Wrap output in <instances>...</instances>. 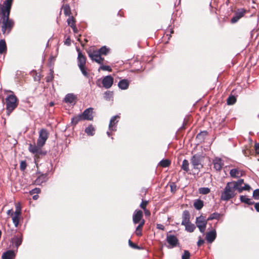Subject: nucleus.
Wrapping results in <instances>:
<instances>
[{
	"instance_id": "obj_32",
	"label": "nucleus",
	"mask_w": 259,
	"mask_h": 259,
	"mask_svg": "<svg viewBox=\"0 0 259 259\" xmlns=\"http://www.w3.org/2000/svg\"><path fill=\"white\" fill-rule=\"evenodd\" d=\"M84 120L81 116V114L76 116H74L71 119V123L73 124L76 125L79 121Z\"/></svg>"
},
{
	"instance_id": "obj_4",
	"label": "nucleus",
	"mask_w": 259,
	"mask_h": 259,
	"mask_svg": "<svg viewBox=\"0 0 259 259\" xmlns=\"http://www.w3.org/2000/svg\"><path fill=\"white\" fill-rule=\"evenodd\" d=\"M78 51V66L81 71L82 74L85 76L88 77V73L85 69V64L86 63V58L84 55L79 51V49H77Z\"/></svg>"
},
{
	"instance_id": "obj_50",
	"label": "nucleus",
	"mask_w": 259,
	"mask_h": 259,
	"mask_svg": "<svg viewBox=\"0 0 259 259\" xmlns=\"http://www.w3.org/2000/svg\"><path fill=\"white\" fill-rule=\"evenodd\" d=\"M40 192V189L38 188H35L30 191V194L32 195L34 194H38Z\"/></svg>"
},
{
	"instance_id": "obj_7",
	"label": "nucleus",
	"mask_w": 259,
	"mask_h": 259,
	"mask_svg": "<svg viewBox=\"0 0 259 259\" xmlns=\"http://www.w3.org/2000/svg\"><path fill=\"white\" fill-rule=\"evenodd\" d=\"M207 220H205L203 216H200L196 218V226L199 228L200 232L204 233L207 223Z\"/></svg>"
},
{
	"instance_id": "obj_62",
	"label": "nucleus",
	"mask_w": 259,
	"mask_h": 259,
	"mask_svg": "<svg viewBox=\"0 0 259 259\" xmlns=\"http://www.w3.org/2000/svg\"><path fill=\"white\" fill-rule=\"evenodd\" d=\"M65 44L67 45L68 46L70 45V39L69 37L66 39L65 41Z\"/></svg>"
},
{
	"instance_id": "obj_28",
	"label": "nucleus",
	"mask_w": 259,
	"mask_h": 259,
	"mask_svg": "<svg viewBox=\"0 0 259 259\" xmlns=\"http://www.w3.org/2000/svg\"><path fill=\"white\" fill-rule=\"evenodd\" d=\"M75 99V96L73 94H68L66 95L64 101L66 103H73Z\"/></svg>"
},
{
	"instance_id": "obj_54",
	"label": "nucleus",
	"mask_w": 259,
	"mask_h": 259,
	"mask_svg": "<svg viewBox=\"0 0 259 259\" xmlns=\"http://www.w3.org/2000/svg\"><path fill=\"white\" fill-rule=\"evenodd\" d=\"M235 191L237 190L239 193H241L244 190V188L242 186H238L234 188Z\"/></svg>"
},
{
	"instance_id": "obj_38",
	"label": "nucleus",
	"mask_w": 259,
	"mask_h": 259,
	"mask_svg": "<svg viewBox=\"0 0 259 259\" xmlns=\"http://www.w3.org/2000/svg\"><path fill=\"white\" fill-rule=\"evenodd\" d=\"M170 164V162L168 159H163L159 162V165L163 167H168Z\"/></svg>"
},
{
	"instance_id": "obj_9",
	"label": "nucleus",
	"mask_w": 259,
	"mask_h": 259,
	"mask_svg": "<svg viewBox=\"0 0 259 259\" xmlns=\"http://www.w3.org/2000/svg\"><path fill=\"white\" fill-rule=\"evenodd\" d=\"M89 57L93 60L101 64L103 63L104 58L101 57V55L96 51H89L88 52Z\"/></svg>"
},
{
	"instance_id": "obj_42",
	"label": "nucleus",
	"mask_w": 259,
	"mask_h": 259,
	"mask_svg": "<svg viewBox=\"0 0 259 259\" xmlns=\"http://www.w3.org/2000/svg\"><path fill=\"white\" fill-rule=\"evenodd\" d=\"M191 254L190 252L187 250H184L182 255V259H190Z\"/></svg>"
},
{
	"instance_id": "obj_25",
	"label": "nucleus",
	"mask_w": 259,
	"mask_h": 259,
	"mask_svg": "<svg viewBox=\"0 0 259 259\" xmlns=\"http://www.w3.org/2000/svg\"><path fill=\"white\" fill-rule=\"evenodd\" d=\"M118 85L120 89L126 90L129 86V82L127 79H122L119 82Z\"/></svg>"
},
{
	"instance_id": "obj_16",
	"label": "nucleus",
	"mask_w": 259,
	"mask_h": 259,
	"mask_svg": "<svg viewBox=\"0 0 259 259\" xmlns=\"http://www.w3.org/2000/svg\"><path fill=\"white\" fill-rule=\"evenodd\" d=\"M43 146H39L38 144L37 145L29 144V150L33 154L38 155L41 153V148Z\"/></svg>"
},
{
	"instance_id": "obj_3",
	"label": "nucleus",
	"mask_w": 259,
	"mask_h": 259,
	"mask_svg": "<svg viewBox=\"0 0 259 259\" xmlns=\"http://www.w3.org/2000/svg\"><path fill=\"white\" fill-rule=\"evenodd\" d=\"M2 31L3 34H9L14 26V22L9 17H2Z\"/></svg>"
},
{
	"instance_id": "obj_26",
	"label": "nucleus",
	"mask_w": 259,
	"mask_h": 259,
	"mask_svg": "<svg viewBox=\"0 0 259 259\" xmlns=\"http://www.w3.org/2000/svg\"><path fill=\"white\" fill-rule=\"evenodd\" d=\"M240 200L241 202L244 203L248 205H252L254 203V202L252 201L251 199L248 198L245 195H241L240 196Z\"/></svg>"
},
{
	"instance_id": "obj_20",
	"label": "nucleus",
	"mask_w": 259,
	"mask_h": 259,
	"mask_svg": "<svg viewBox=\"0 0 259 259\" xmlns=\"http://www.w3.org/2000/svg\"><path fill=\"white\" fill-rule=\"evenodd\" d=\"M190 222V213L188 210H185L182 214V221L181 225H184Z\"/></svg>"
},
{
	"instance_id": "obj_39",
	"label": "nucleus",
	"mask_w": 259,
	"mask_h": 259,
	"mask_svg": "<svg viewBox=\"0 0 259 259\" xmlns=\"http://www.w3.org/2000/svg\"><path fill=\"white\" fill-rule=\"evenodd\" d=\"M199 193L201 194H208L210 190V189L207 187H202L200 188L198 190Z\"/></svg>"
},
{
	"instance_id": "obj_48",
	"label": "nucleus",
	"mask_w": 259,
	"mask_h": 259,
	"mask_svg": "<svg viewBox=\"0 0 259 259\" xmlns=\"http://www.w3.org/2000/svg\"><path fill=\"white\" fill-rule=\"evenodd\" d=\"M27 166V164L25 161H21L20 164V168L21 170H24Z\"/></svg>"
},
{
	"instance_id": "obj_14",
	"label": "nucleus",
	"mask_w": 259,
	"mask_h": 259,
	"mask_svg": "<svg viewBox=\"0 0 259 259\" xmlns=\"http://www.w3.org/2000/svg\"><path fill=\"white\" fill-rule=\"evenodd\" d=\"M93 108L86 109L83 113L81 114L83 119L84 120H92L93 119Z\"/></svg>"
},
{
	"instance_id": "obj_36",
	"label": "nucleus",
	"mask_w": 259,
	"mask_h": 259,
	"mask_svg": "<svg viewBox=\"0 0 259 259\" xmlns=\"http://www.w3.org/2000/svg\"><path fill=\"white\" fill-rule=\"evenodd\" d=\"M64 13L66 16H70L71 14L70 8L69 5L66 4L63 6Z\"/></svg>"
},
{
	"instance_id": "obj_5",
	"label": "nucleus",
	"mask_w": 259,
	"mask_h": 259,
	"mask_svg": "<svg viewBox=\"0 0 259 259\" xmlns=\"http://www.w3.org/2000/svg\"><path fill=\"white\" fill-rule=\"evenodd\" d=\"M203 157L199 154L193 155L191 159V163L194 169L200 170L203 167L201 164Z\"/></svg>"
},
{
	"instance_id": "obj_59",
	"label": "nucleus",
	"mask_w": 259,
	"mask_h": 259,
	"mask_svg": "<svg viewBox=\"0 0 259 259\" xmlns=\"http://www.w3.org/2000/svg\"><path fill=\"white\" fill-rule=\"evenodd\" d=\"M243 187L244 190H247V191H249L250 189H251V187L248 184H245Z\"/></svg>"
},
{
	"instance_id": "obj_21",
	"label": "nucleus",
	"mask_w": 259,
	"mask_h": 259,
	"mask_svg": "<svg viewBox=\"0 0 259 259\" xmlns=\"http://www.w3.org/2000/svg\"><path fill=\"white\" fill-rule=\"evenodd\" d=\"M230 174L233 178H239L242 176L243 171L237 168H233L230 170Z\"/></svg>"
},
{
	"instance_id": "obj_61",
	"label": "nucleus",
	"mask_w": 259,
	"mask_h": 259,
	"mask_svg": "<svg viewBox=\"0 0 259 259\" xmlns=\"http://www.w3.org/2000/svg\"><path fill=\"white\" fill-rule=\"evenodd\" d=\"M204 242V241L203 239H199L197 242V245L200 246Z\"/></svg>"
},
{
	"instance_id": "obj_24",
	"label": "nucleus",
	"mask_w": 259,
	"mask_h": 259,
	"mask_svg": "<svg viewBox=\"0 0 259 259\" xmlns=\"http://www.w3.org/2000/svg\"><path fill=\"white\" fill-rule=\"evenodd\" d=\"M15 254L13 250H8L5 252L2 255V259H13Z\"/></svg>"
},
{
	"instance_id": "obj_12",
	"label": "nucleus",
	"mask_w": 259,
	"mask_h": 259,
	"mask_svg": "<svg viewBox=\"0 0 259 259\" xmlns=\"http://www.w3.org/2000/svg\"><path fill=\"white\" fill-rule=\"evenodd\" d=\"M143 213L142 210H135L133 215V221L134 224H141L142 221H145L143 219Z\"/></svg>"
},
{
	"instance_id": "obj_15",
	"label": "nucleus",
	"mask_w": 259,
	"mask_h": 259,
	"mask_svg": "<svg viewBox=\"0 0 259 259\" xmlns=\"http://www.w3.org/2000/svg\"><path fill=\"white\" fill-rule=\"evenodd\" d=\"M120 118L119 115H115L113 116L110 120L109 124V130L111 131H116V124L118 122V119Z\"/></svg>"
},
{
	"instance_id": "obj_46",
	"label": "nucleus",
	"mask_w": 259,
	"mask_h": 259,
	"mask_svg": "<svg viewBox=\"0 0 259 259\" xmlns=\"http://www.w3.org/2000/svg\"><path fill=\"white\" fill-rule=\"evenodd\" d=\"M252 197L255 200H259V189H255L253 191Z\"/></svg>"
},
{
	"instance_id": "obj_51",
	"label": "nucleus",
	"mask_w": 259,
	"mask_h": 259,
	"mask_svg": "<svg viewBox=\"0 0 259 259\" xmlns=\"http://www.w3.org/2000/svg\"><path fill=\"white\" fill-rule=\"evenodd\" d=\"M53 77H53V72H51L50 74H49V75L47 76V77L46 78V81L47 82H50L52 80Z\"/></svg>"
},
{
	"instance_id": "obj_30",
	"label": "nucleus",
	"mask_w": 259,
	"mask_h": 259,
	"mask_svg": "<svg viewBox=\"0 0 259 259\" xmlns=\"http://www.w3.org/2000/svg\"><path fill=\"white\" fill-rule=\"evenodd\" d=\"M145 224V221H142V223L138 225V226L136 227L135 233L136 235L138 236H141L142 235V228Z\"/></svg>"
},
{
	"instance_id": "obj_47",
	"label": "nucleus",
	"mask_w": 259,
	"mask_h": 259,
	"mask_svg": "<svg viewBox=\"0 0 259 259\" xmlns=\"http://www.w3.org/2000/svg\"><path fill=\"white\" fill-rule=\"evenodd\" d=\"M99 70H102L105 71H111V68L110 66L107 65H102L99 68Z\"/></svg>"
},
{
	"instance_id": "obj_19",
	"label": "nucleus",
	"mask_w": 259,
	"mask_h": 259,
	"mask_svg": "<svg viewBox=\"0 0 259 259\" xmlns=\"http://www.w3.org/2000/svg\"><path fill=\"white\" fill-rule=\"evenodd\" d=\"M12 241L16 247L18 248L22 243V235L20 234L15 236L12 239Z\"/></svg>"
},
{
	"instance_id": "obj_37",
	"label": "nucleus",
	"mask_w": 259,
	"mask_h": 259,
	"mask_svg": "<svg viewBox=\"0 0 259 259\" xmlns=\"http://www.w3.org/2000/svg\"><path fill=\"white\" fill-rule=\"evenodd\" d=\"M6 44L4 40H0V54H3L6 50Z\"/></svg>"
},
{
	"instance_id": "obj_52",
	"label": "nucleus",
	"mask_w": 259,
	"mask_h": 259,
	"mask_svg": "<svg viewBox=\"0 0 259 259\" xmlns=\"http://www.w3.org/2000/svg\"><path fill=\"white\" fill-rule=\"evenodd\" d=\"M148 201H142L140 204V207L143 209L144 210H146V206L147 204Z\"/></svg>"
},
{
	"instance_id": "obj_40",
	"label": "nucleus",
	"mask_w": 259,
	"mask_h": 259,
	"mask_svg": "<svg viewBox=\"0 0 259 259\" xmlns=\"http://www.w3.org/2000/svg\"><path fill=\"white\" fill-rule=\"evenodd\" d=\"M221 214L218 212H214L210 215V216L208 218L207 220H212L213 219L219 220Z\"/></svg>"
},
{
	"instance_id": "obj_35",
	"label": "nucleus",
	"mask_w": 259,
	"mask_h": 259,
	"mask_svg": "<svg viewBox=\"0 0 259 259\" xmlns=\"http://www.w3.org/2000/svg\"><path fill=\"white\" fill-rule=\"evenodd\" d=\"M189 161L186 159H184L183 161L181 168L186 172H188L189 170Z\"/></svg>"
},
{
	"instance_id": "obj_33",
	"label": "nucleus",
	"mask_w": 259,
	"mask_h": 259,
	"mask_svg": "<svg viewBox=\"0 0 259 259\" xmlns=\"http://www.w3.org/2000/svg\"><path fill=\"white\" fill-rule=\"evenodd\" d=\"M84 120L81 116V114L76 116H74L71 119V123L73 124L76 125L79 121Z\"/></svg>"
},
{
	"instance_id": "obj_27",
	"label": "nucleus",
	"mask_w": 259,
	"mask_h": 259,
	"mask_svg": "<svg viewBox=\"0 0 259 259\" xmlns=\"http://www.w3.org/2000/svg\"><path fill=\"white\" fill-rule=\"evenodd\" d=\"M95 128L92 124H90L85 128L84 132L89 136H93L95 134Z\"/></svg>"
},
{
	"instance_id": "obj_45",
	"label": "nucleus",
	"mask_w": 259,
	"mask_h": 259,
	"mask_svg": "<svg viewBox=\"0 0 259 259\" xmlns=\"http://www.w3.org/2000/svg\"><path fill=\"white\" fill-rule=\"evenodd\" d=\"M113 96V93L110 91H106L104 94V98L106 100H110Z\"/></svg>"
},
{
	"instance_id": "obj_34",
	"label": "nucleus",
	"mask_w": 259,
	"mask_h": 259,
	"mask_svg": "<svg viewBox=\"0 0 259 259\" xmlns=\"http://www.w3.org/2000/svg\"><path fill=\"white\" fill-rule=\"evenodd\" d=\"M96 51H97L101 55H106L108 53L109 49L106 46H103Z\"/></svg>"
},
{
	"instance_id": "obj_6",
	"label": "nucleus",
	"mask_w": 259,
	"mask_h": 259,
	"mask_svg": "<svg viewBox=\"0 0 259 259\" xmlns=\"http://www.w3.org/2000/svg\"><path fill=\"white\" fill-rule=\"evenodd\" d=\"M12 3L4 2L2 5L0 4V11L2 14V17H9Z\"/></svg>"
},
{
	"instance_id": "obj_1",
	"label": "nucleus",
	"mask_w": 259,
	"mask_h": 259,
	"mask_svg": "<svg viewBox=\"0 0 259 259\" xmlns=\"http://www.w3.org/2000/svg\"><path fill=\"white\" fill-rule=\"evenodd\" d=\"M235 186L230 182L227 184L224 191L221 194V198L222 200L228 201L235 196Z\"/></svg>"
},
{
	"instance_id": "obj_29",
	"label": "nucleus",
	"mask_w": 259,
	"mask_h": 259,
	"mask_svg": "<svg viewBox=\"0 0 259 259\" xmlns=\"http://www.w3.org/2000/svg\"><path fill=\"white\" fill-rule=\"evenodd\" d=\"M193 205L197 209H201L203 206V201L200 199H196L194 201Z\"/></svg>"
},
{
	"instance_id": "obj_18",
	"label": "nucleus",
	"mask_w": 259,
	"mask_h": 259,
	"mask_svg": "<svg viewBox=\"0 0 259 259\" xmlns=\"http://www.w3.org/2000/svg\"><path fill=\"white\" fill-rule=\"evenodd\" d=\"M213 167L216 170H220L224 165L223 160L220 158L216 157L213 160Z\"/></svg>"
},
{
	"instance_id": "obj_57",
	"label": "nucleus",
	"mask_w": 259,
	"mask_h": 259,
	"mask_svg": "<svg viewBox=\"0 0 259 259\" xmlns=\"http://www.w3.org/2000/svg\"><path fill=\"white\" fill-rule=\"evenodd\" d=\"M15 212H17L19 214H21V207L20 205H16Z\"/></svg>"
},
{
	"instance_id": "obj_53",
	"label": "nucleus",
	"mask_w": 259,
	"mask_h": 259,
	"mask_svg": "<svg viewBox=\"0 0 259 259\" xmlns=\"http://www.w3.org/2000/svg\"><path fill=\"white\" fill-rule=\"evenodd\" d=\"M128 244L130 246L133 248H138V246L134 244L130 239L128 240Z\"/></svg>"
},
{
	"instance_id": "obj_8",
	"label": "nucleus",
	"mask_w": 259,
	"mask_h": 259,
	"mask_svg": "<svg viewBox=\"0 0 259 259\" xmlns=\"http://www.w3.org/2000/svg\"><path fill=\"white\" fill-rule=\"evenodd\" d=\"M49 137V133L47 130L42 128L39 132V137L37 141V144L39 146H44Z\"/></svg>"
},
{
	"instance_id": "obj_10",
	"label": "nucleus",
	"mask_w": 259,
	"mask_h": 259,
	"mask_svg": "<svg viewBox=\"0 0 259 259\" xmlns=\"http://www.w3.org/2000/svg\"><path fill=\"white\" fill-rule=\"evenodd\" d=\"M166 240L169 245L168 246L169 248H174L179 244L178 239L174 235L167 234L166 235Z\"/></svg>"
},
{
	"instance_id": "obj_31",
	"label": "nucleus",
	"mask_w": 259,
	"mask_h": 259,
	"mask_svg": "<svg viewBox=\"0 0 259 259\" xmlns=\"http://www.w3.org/2000/svg\"><path fill=\"white\" fill-rule=\"evenodd\" d=\"M184 226L185 227V230L187 232L190 233L193 232L196 228L194 224L191 223L190 222L184 225Z\"/></svg>"
},
{
	"instance_id": "obj_13",
	"label": "nucleus",
	"mask_w": 259,
	"mask_h": 259,
	"mask_svg": "<svg viewBox=\"0 0 259 259\" xmlns=\"http://www.w3.org/2000/svg\"><path fill=\"white\" fill-rule=\"evenodd\" d=\"M113 78L111 75H107L104 77L102 81L103 87L106 89H109L113 83Z\"/></svg>"
},
{
	"instance_id": "obj_58",
	"label": "nucleus",
	"mask_w": 259,
	"mask_h": 259,
	"mask_svg": "<svg viewBox=\"0 0 259 259\" xmlns=\"http://www.w3.org/2000/svg\"><path fill=\"white\" fill-rule=\"evenodd\" d=\"M156 228L158 229L161 230H164V227L162 225L160 224H157Z\"/></svg>"
},
{
	"instance_id": "obj_64",
	"label": "nucleus",
	"mask_w": 259,
	"mask_h": 259,
	"mask_svg": "<svg viewBox=\"0 0 259 259\" xmlns=\"http://www.w3.org/2000/svg\"><path fill=\"white\" fill-rule=\"evenodd\" d=\"M12 209H9L7 211V213L8 214V215H10L11 214V213H12Z\"/></svg>"
},
{
	"instance_id": "obj_22",
	"label": "nucleus",
	"mask_w": 259,
	"mask_h": 259,
	"mask_svg": "<svg viewBox=\"0 0 259 259\" xmlns=\"http://www.w3.org/2000/svg\"><path fill=\"white\" fill-rule=\"evenodd\" d=\"M20 215L21 214H19L17 212H14L11 213L13 222L16 227H17L18 226Z\"/></svg>"
},
{
	"instance_id": "obj_23",
	"label": "nucleus",
	"mask_w": 259,
	"mask_h": 259,
	"mask_svg": "<svg viewBox=\"0 0 259 259\" xmlns=\"http://www.w3.org/2000/svg\"><path fill=\"white\" fill-rule=\"evenodd\" d=\"M47 180V175L42 174L38 177L35 181V183L37 185H40L42 183L46 182Z\"/></svg>"
},
{
	"instance_id": "obj_56",
	"label": "nucleus",
	"mask_w": 259,
	"mask_h": 259,
	"mask_svg": "<svg viewBox=\"0 0 259 259\" xmlns=\"http://www.w3.org/2000/svg\"><path fill=\"white\" fill-rule=\"evenodd\" d=\"M70 27L73 29L74 32H75V33L77 32V31H78L76 27L75 26V25H74V24H71V25H70Z\"/></svg>"
},
{
	"instance_id": "obj_11",
	"label": "nucleus",
	"mask_w": 259,
	"mask_h": 259,
	"mask_svg": "<svg viewBox=\"0 0 259 259\" xmlns=\"http://www.w3.org/2000/svg\"><path fill=\"white\" fill-rule=\"evenodd\" d=\"M246 12V11L243 8L237 9L235 13L234 16L232 18L231 22L233 24L237 22L240 19L244 16Z\"/></svg>"
},
{
	"instance_id": "obj_41",
	"label": "nucleus",
	"mask_w": 259,
	"mask_h": 259,
	"mask_svg": "<svg viewBox=\"0 0 259 259\" xmlns=\"http://www.w3.org/2000/svg\"><path fill=\"white\" fill-rule=\"evenodd\" d=\"M236 99L233 96H230L227 99V104L228 105H233L236 102Z\"/></svg>"
},
{
	"instance_id": "obj_43",
	"label": "nucleus",
	"mask_w": 259,
	"mask_h": 259,
	"mask_svg": "<svg viewBox=\"0 0 259 259\" xmlns=\"http://www.w3.org/2000/svg\"><path fill=\"white\" fill-rule=\"evenodd\" d=\"M244 180L243 179H239L237 181H233L230 183L233 184L235 186V188L238 186H241L243 184Z\"/></svg>"
},
{
	"instance_id": "obj_60",
	"label": "nucleus",
	"mask_w": 259,
	"mask_h": 259,
	"mask_svg": "<svg viewBox=\"0 0 259 259\" xmlns=\"http://www.w3.org/2000/svg\"><path fill=\"white\" fill-rule=\"evenodd\" d=\"M254 208L256 211L259 212V202L254 203Z\"/></svg>"
},
{
	"instance_id": "obj_44",
	"label": "nucleus",
	"mask_w": 259,
	"mask_h": 259,
	"mask_svg": "<svg viewBox=\"0 0 259 259\" xmlns=\"http://www.w3.org/2000/svg\"><path fill=\"white\" fill-rule=\"evenodd\" d=\"M207 132H202L198 134L197 136V139L200 140H203L204 137L206 136Z\"/></svg>"
},
{
	"instance_id": "obj_2",
	"label": "nucleus",
	"mask_w": 259,
	"mask_h": 259,
	"mask_svg": "<svg viewBox=\"0 0 259 259\" xmlns=\"http://www.w3.org/2000/svg\"><path fill=\"white\" fill-rule=\"evenodd\" d=\"M6 105L7 114L9 115L18 106V99L16 96L14 94L8 96L6 99Z\"/></svg>"
},
{
	"instance_id": "obj_55",
	"label": "nucleus",
	"mask_w": 259,
	"mask_h": 259,
	"mask_svg": "<svg viewBox=\"0 0 259 259\" xmlns=\"http://www.w3.org/2000/svg\"><path fill=\"white\" fill-rule=\"evenodd\" d=\"M254 149L256 153L259 154V143H256L255 144Z\"/></svg>"
},
{
	"instance_id": "obj_17",
	"label": "nucleus",
	"mask_w": 259,
	"mask_h": 259,
	"mask_svg": "<svg viewBox=\"0 0 259 259\" xmlns=\"http://www.w3.org/2000/svg\"><path fill=\"white\" fill-rule=\"evenodd\" d=\"M217 236L216 231L214 229H213L206 234V239L207 241L211 243L215 239Z\"/></svg>"
},
{
	"instance_id": "obj_49",
	"label": "nucleus",
	"mask_w": 259,
	"mask_h": 259,
	"mask_svg": "<svg viewBox=\"0 0 259 259\" xmlns=\"http://www.w3.org/2000/svg\"><path fill=\"white\" fill-rule=\"evenodd\" d=\"M67 24L69 26H70L71 24H74V19L73 16L69 17L67 20Z\"/></svg>"
},
{
	"instance_id": "obj_63",
	"label": "nucleus",
	"mask_w": 259,
	"mask_h": 259,
	"mask_svg": "<svg viewBox=\"0 0 259 259\" xmlns=\"http://www.w3.org/2000/svg\"><path fill=\"white\" fill-rule=\"evenodd\" d=\"M38 195H35L32 197L33 199H34V200H37L38 199Z\"/></svg>"
}]
</instances>
